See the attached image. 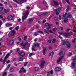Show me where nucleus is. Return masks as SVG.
Here are the masks:
<instances>
[{
  "mask_svg": "<svg viewBox=\"0 0 76 76\" xmlns=\"http://www.w3.org/2000/svg\"><path fill=\"white\" fill-rule=\"evenodd\" d=\"M76 56H75V58L72 59L73 62H72L71 63V67L72 69H75V65H76Z\"/></svg>",
  "mask_w": 76,
  "mask_h": 76,
  "instance_id": "1",
  "label": "nucleus"
},
{
  "mask_svg": "<svg viewBox=\"0 0 76 76\" xmlns=\"http://www.w3.org/2000/svg\"><path fill=\"white\" fill-rule=\"evenodd\" d=\"M29 14V12H28V11H27L26 13V14L25 15H24L23 17H22V22H24V20H25V19H26L27 17L28 16V15Z\"/></svg>",
  "mask_w": 76,
  "mask_h": 76,
  "instance_id": "2",
  "label": "nucleus"
},
{
  "mask_svg": "<svg viewBox=\"0 0 76 76\" xmlns=\"http://www.w3.org/2000/svg\"><path fill=\"white\" fill-rule=\"evenodd\" d=\"M45 61L43 60L42 61L40 65L41 68H44V64H45Z\"/></svg>",
  "mask_w": 76,
  "mask_h": 76,
  "instance_id": "3",
  "label": "nucleus"
},
{
  "mask_svg": "<svg viewBox=\"0 0 76 76\" xmlns=\"http://www.w3.org/2000/svg\"><path fill=\"white\" fill-rule=\"evenodd\" d=\"M9 56V53H7L6 55L4 60H3V64H4V63H5L6 61V59H7V58H8V56Z\"/></svg>",
  "mask_w": 76,
  "mask_h": 76,
  "instance_id": "4",
  "label": "nucleus"
},
{
  "mask_svg": "<svg viewBox=\"0 0 76 76\" xmlns=\"http://www.w3.org/2000/svg\"><path fill=\"white\" fill-rule=\"evenodd\" d=\"M66 44L67 48L69 49V48H70V47L71 46L70 45V42L69 41H67L66 42Z\"/></svg>",
  "mask_w": 76,
  "mask_h": 76,
  "instance_id": "5",
  "label": "nucleus"
},
{
  "mask_svg": "<svg viewBox=\"0 0 76 76\" xmlns=\"http://www.w3.org/2000/svg\"><path fill=\"white\" fill-rule=\"evenodd\" d=\"M18 54L21 56V57H24L25 56V53L23 52H20L19 53H18Z\"/></svg>",
  "mask_w": 76,
  "mask_h": 76,
  "instance_id": "6",
  "label": "nucleus"
},
{
  "mask_svg": "<svg viewBox=\"0 0 76 76\" xmlns=\"http://www.w3.org/2000/svg\"><path fill=\"white\" fill-rule=\"evenodd\" d=\"M64 36L66 37V38H67V37H69V36H71V33H65L64 34Z\"/></svg>",
  "mask_w": 76,
  "mask_h": 76,
  "instance_id": "7",
  "label": "nucleus"
},
{
  "mask_svg": "<svg viewBox=\"0 0 76 76\" xmlns=\"http://www.w3.org/2000/svg\"><path fill=\"white\" fill-rule=\"evenodd\" d=\"M61 7L57 8L56 9H55V12H60V10H61Z\"/></svg>",
  "mask_w": 76,
  "mask_h": 76,
  "instance_id": "8",
  "label": "nucleus"
},
{
  "mask_svg": "<svg viewBox=\"0 0 76 76\" xmlns=\"http://www.w3.org/2000/svg\"><path fill=\"white\" fill-rule=\"evenodd\" d=\"M61 70V68L57 67L56 68L55 70L56 72H59V71H60Z\"/></svg>",
  "mask_w": 76,
  "mask_h": 76,
  "instance_id": "9",
  "label": "nucleus"
},
{
  "mask_svg": "<svg viewBox=\"0 0 76 76\" xmlns=\"http://www.w3.org/2000/svg\"><path fill=\"white\" fill-rule=\"evenodd\" d=\"M34 18H29L28 23H32V22H33V20H34Z\"/></svg>",
  "mask_w": 76,
  "mask_h": 76,
  "instance_id": "10",
  "label": "nucleus"
},
{
  "mask_svg": "<svg viewBox=\"0 0 76 76\" xmlns=\"http://www.w3.org/2000/svg\"><path fill=\"white\" fill-rule=\"evenodd\" d=\"M13 16L12 15H10L8 17V19L10 20H13Z\"/></svg>",
  "mask_w": 76,
  "mask_h": 76,
  "instance_id": "11",
  "label": "nucleus"
},
{
  "mask_svg": "<svg viewBox=\"0 0 76 76\" xmlns=\"http://www.w3.org/2000/svg\"><path fill=\"white\" fill-rule=\"evenodd\" d=\"M11 31V36H13V35H14V34H15V33L16 32V31L15 30H12Z\"/></svg>",
  "mask_w": 76,
  "mask_h": 76,
  "instance_id": "12",
  "label": "nucleus"
},
{
  "mask_svg": "<svg viewBox=\"0 0 76 76\" xmlns=\"http://www.w3.org/2000/svg\"><path fill=\"white\" fill-rule=\"evenodd\" d=\"M47 50V49L45 47H44L43 48V53L44 55H45V51Z\"/></svg>",
  "mask_w": 76,
  "mask_h": 76,
  "instance_id": "13",
  "label": "nucleus"
},
{
  "mask_svg": "<svg viewBox=\"0 0 76 76\" xmlns=\"http://www.w3.org/2000/svg\"><path fill=\"white\" fill-rule=\"evenodd\" d=\"M64 57H63V56H61V58H59V59H58L57 60V62L59 63V62H60V61H61V60H62V58H63Z\"/></svg>",
  "mask_w": 76,
  "mask_h": 76,
  "instance_id": "14",
  "label": "nucleus"
},
{
  "mask_svg": "<svg viewBox=\"0 0 76 76\" xmlns=\"http://www.w3.org/2000/svg\"><path fill=\"white\" fill-rule=\"evenodd\" d=\"M34 71H39L40 70V69L38 67H35L34 69Z\"/></svg>",
  "mask_w": 76,
  "mask_h": 76,
  "instance_id": "15",
  "label": "nucleus"
},
{
  "mask_svg": "<svg viewBox=\"0 0 76 76\" xmlns=\"http://www.w3.org/2000/svg\"><path fill=\"white\" fill-rule=\"evenodd\" d=\"M29 44V43L27 42H26L25 44H23V48H26V45H28Z\"/></svg>",
  "mask_w": 76,
  "mask_h": 76,
  "instance_id": "16",
  "label": "nucleus"
},
{
  "mask_svg": "<svg viewBox=\"0 0 76 76\" xmlns=\"http://www.w3.org/2000/svg\"><path fill=\"white\" fill-rule=\"evenodd\" d=\"M34 47V48H35L36 47H38V48H39V44L38 43H37L35 44L34 46H33Z\"/></svg>",
  "mask_w": 76,
  "mask_h": 76,
  "instance_id": "17",
  "label": "nucleus"
},
{
  "mask_svg": "<svg viewBox=\"0 0 76 76\" xmlns=\"http://www.w3.org/2000/svg\"><path fill=\"white\" fill-rule=\"evenodd\" d=\"M14 43V41L13 40H11L9 41V44L10 45H12Z\"/></svg>",
  "mask_w": 76,
  "mask_h": 76,
  "instance_id": "18",
  "label": "nucleus"
},
{
  "mask_svg": "<svg viewBox=\"0 0 76 76\" xmlns=\"http://www.w3.org/2000/svg\"><path fill=\"white\" fill-rule=\"evenodd\" d=\"M53 2L55 4V6H58V5H59V4H58V2L56 1H53Z\"/></svg>",
  "mask_w": 76,
  "mask_h": 76,
  "instance_id": "19",
  "label": "nucleus"
},
{
  "mask_svg": "<svg viewBox=\"0 0 76 76\" xmlns=\"http://www.w3.org/2000/svg\"><path fill=\"white\" fill-rule=\"evenodd\" d=\"M67 18H72V15L70 14H68L66 16Z\"/></svg>",
  "mask_w": 76,
  "mask_h": 76,
  "instance_id": "20",
  "label": "nucleus"
},
{
  "mask_svg": "<svg viewBox=\"0 0 76 76\" xmlns=\"http://www.w3.org/2000/svg\"><path fill=\"white\" fill-rule=\"evenodd\" d=\"M21 70H23L22 72H23V73H26V70L25 69V68L23 67H22L21 69Z\"/></svg>",
  "mask_w": 76,
  "mask_h": 76,
  "instance_id": "21",
  "label": "nucleus"
},
{
  "mask_svg": "<svg viewBox=\"0 0 76 76\" xmlns=\"http://www.w3.org/2000/svg\"><path fill=\"white\" fill-rule=\"evenodd\" d=\"M64 22L65 23H67V22H68V19H67V18H65L64 19Z\"/></svg>",
  "mask_w": 76,
  "mask_h": 76,
  "instance_id": "22",
  "label": "nucleus"
},
{
  "mask_svg": "<svg viewBox=\"0 0 76 76\" xmlns=\"http://www.w3.org/2000/svg\"><path fill=\"white\" fill-rule=\"evenodd\" d=\"M62 54H63V51L61 50L60 52L59 53L58 55L60 56V55H62Z\"/></svg>",
  "mask_w": 76,
  "mask_h": 76,
  "instance_id": "23",
  "label": "nucleus"
},
{
  "mask_svg": "<svg viewBox=\"0 0 76 76\" xmlns=\"http://www.w3.org/2000/svg\"><path fill=\"white\" fill-rule=\"evenodd\" d=\"M54 19L56 21H58V17H57L55 16L54 18Z\"/></svg>",
  "mask_w": 76,
  "mask_h": 76,
  "instance_id": "24",
  "label": "nucleus"
},
{
  "mask_svg": "<svg viewBox=\"0 0 76 76\" xmlns=\"http://www.w3.org/2000/svg\"><path fill=\"white\" fill-rule=\"evenodd\" d=\"M43 31L45 32V33H47L48 34H50V33L48 32V30H47L46 29H44L43 30Z\"/></svg>",
  "mask_w": 76,
  "mask_h": 76,
  "instance_id": "25",
  "label": "nucleus"
},
{
  "mask_svg": "<svg viewBox=\"0 0 76 76\" xmlns=\"http://www.w3.org/2000/svg\"><path fill=\"white\" fill-rule=\"evenodd\" d=\"M43 2V4H45V6H46L47 8H48V6H47L46 5V4H47V2H46V1H44Z\"/></svg>",
  "mask_w": 76,
  "mask_h": 76,
  "instance_id": "26",
  "label": "nucleus"
},
{
  "mask_svg": "<svg viewBox=\"0 0 76 76\" xmlns=\"http://www.w3.org/2000/svg\"><path fill=\"white\" fill-rule=\"evenodd\" d=\"M20 2L23 3L24 2H26L27 1V0H20Z\"/></svg>",
  "mask_w": 76,
  "mask_h": 76,
  "instance_id": "27",
  "label": "nucleus"
},
{
  "mask_svg": "<svg viewBox=\"0 0 76 76\" xmlns=\"http://www.w3.org/2000/svg\"><path fill=\"white\" fill-rule=\"evenodd\" d=\"M48 15V12H45L43 14H42V15L43 16H45L46 15Z\"/></svg>",
  "mask_w": 76,
  "mask_h": 76,
  "instance_id": "28",
  "label": "nucleus"
},
{
  "mask_svg": "<svg viewBox=\"0 0 76 76\" xmlns=\"http://www.w3.org/2000/svg\"><path fill=\"white\" fill-rule=\"evenodd\" d=\"M38 33L36 32H35L34 33V37H36V36H37L38 35Z\"/></svg>",
  "mask_w": 76,
  "mask_h": 76,
  "instance_id": "29",
  "label": "nucleus"
},
{
  "mask_svg": "<svg viewBox=\"0 0 76 76\" xmlns=\"http://www.w3.org/2000/svg\"><path fill=\"white\" fill-rule=\"evenodd\" d=\"M69 9H70V6L69 5L67 7V8L66 10V11L67 12L68 10H69Z\"/></svg>",
  "mask_w": 76,
  "mask_h": 76,
  "instance_id": "30",
  "label": "nucleus"
},
{
  "mask_svg": "<svg viewBox=\"0 0 76 76\" xmlns=\"http://www.w3.org/2000/svg\"><path fill=\"white\" fill-rule=\"evenodd\" d=\"M6 26H7V27H9L10 26H12V24H11L8 23L6 24Z\"/></svg>",
  "mask_w": 76,
  "mask_h": 76,
  "instance_id": "31",
  "label": "nucleus"
},
{
  "mask_svg": "<svg viewBox=\"0 0 76 76\" xmlns=\"http://www.w3.org/2000/svg\"><path fill=\"white\" fill-rule=\"evenodd\" d=\"M57 28H53L52 29V31L54 32H56V31H57Z\"/></svg>",
  "mask_w": 76,
  "mask_h": 76,
  "instance_id": "32",
  "label": "nucleus"
},
{
  "mask_svg": "<svg viewBox=\"0 0 76 76\" xmlns=\"http://www.w3.org/2000/svg\"><path fill=\"white\" fill-rule=\"evenodd\" d=\"M62 45H65L66 44V42L64 40H63L62 42Z\"/></svg>",
  "mask_w": 76,
  "mask_h": 76,
  "instance_id": "33",
  "label": "nucleus"
},
{
  "mask_svg": "<svg viewBox=\"0 0 76 76\" xmlns=\"http://www.w3.org/2000/svg\"><path fill=\"white\" fill-rule=\"evenodd\" d=\"M76 39L75 38L74 39H72V42L73 43L75 42H76Z\"/></svg>",
  "mask_w": 76,
  "mask_h": 76,
  "instance_id": "34",
  "label": "nucleus"
},
{
  "mask_svg": "<svg viewBox=\"0 0 76 76\" xmlns=\"http://www.w3.org/2000/svg\"><path fill=\"white\" fill-rule=\"evenodd\" d=\"M38 33H41L42 34H44V32L41 31H38Z\"/></svg>",
  "mask_w": 76,
  "mask_h": 76,
  "instance_id": "35",
  "label": "nucleus"
},
{
  "mask_svg": "<svg viewBox=\"0 0 76 76\" xmlns=\"http://www.w3.org/2000/svg\"><path fill=\"white\" fill-rule=\"evenodd\" d=\"M0 14L1 15H4V13L3 12V11L0 10Z\"/></svg>",
  "mask_w": 76,
  "mask_h": 76,
  "instance_id": "36",
  "label": "nucleus"
},
{
  "mask_svg": "<svg viewBox=\"0 0 76 76\" xmlns=\"http://www.w3.org/2000/svg\"><path fill=\"white\" fill-rule=\"evenodd\" d=\"M67 15V13L66 12L64 15H63V16L64 18H66V15Z\"/></svg>",
  "mask_w": 76,
  "mask_h": 76,
  "instance_id": "37",
  "label": "nucleus"
},
{
  "mask_svg": "<svg viewBox=\"0 0 76 76\" xmlns=\"http://www.w3.org/2000/svg\"><path fill=\"white\" fill-rule=\"evenodd\" d=\"M19 26H17L15 28V30H18L19 29Z\"/></svg>",
  "mask_w": 76,
  "mask_h": 76,
  "instance_id": "38",
  "label": "nucleus"
},
{
  "mask_svg": "<svg viewBox=\"0 0 76 76\" xmlns=\"http://www.w3.org/2000/svg\"><path fill=\"white\" fill-rule=\"evenodd\" d=\"M48 73H50L52 75L53 74V71L51 70L50 71V72H48Z\"/></svg>",
  "mask_w": 76,
  "mask_h": 76,
  "instance_id": "39",
  "label": "nucleus"
},
{
  "mask_svg": "<svg viewBox=\"0 0 76 76\" xmlns=\"http://www.w3.org/2000/svg\"><path fill=\"white\" fill-rule=\"evenodd\" d=\"M23 59L22 58H20V59H19V61H23Z\"/></svg>",
  "mask_w": 76,
  "mask_h": 76,
  "instance_id": "40",
  "label": "nucleus"
},
{
  "mask_svg": "<svg viewBox=\"0 0 76 76\" xmlns=\"http://www.w3.org/2000/svg\"><path fill=\"white\" fill-rule=\"evenodd\" d=\"M34 55V54L33 53H30L29 55V56L30 57H31V56H33Z\"/></svg>",
  "mask_w": 76,
  "mask_h": 76,
  "instance_id": "41",
  "label": "nucleus"
},
{
  "mask_svg": "<svg viewBox=\"0 0 76 76\" xmlns=\"http://www.w3.org/2000/svg\"><path fill=\"white\" fill-rule=\"evenodd\" d=\"M14 1L16 2V3H19V0H13Z\"/></svg>",
  "mask_w": 76,
  "mask_h": 76,
  "instance_id": "42",
  "label": "nucleus"
},
{
  "mask_svg": "<svg viewBox=\"0 0 76 76\" xmlns=\"http://www.w3.org/2000/svg\"><path fill=\"white\" fill-rule=\"evenodd\" d=\"M4 14L5 13H7V10H6V9H4Z\"/></svg>",
  "mask_w": 76,
  "mask_h": 76,
  "instance_id": "43",
  "label": "nucleus"
},
{
  "mask_svg": "<svg viewBox=\"0 0 76 76\" xmlns=\"http://www.w3.org/2000/svg\"><path fill=\"white\" fill-rule=\"evenodd\" d=\"M50 28H51V27L48 26L47 27L46 29H47V30H49Z\"/></svg>",
  "mask_w": 76,
  "mask_h": 76,
  "instance_id": "44",
  "label": "nucleus"
},
{
  "mask_svg": "<svg viewBox=\"0 0 76 76\" xmlns=\"http://www.w3.org/2000/svg\"><path fill=\"white\" fill-rule=\"evenodd\" d=\"M28 64V62H26L24 64V66H26V65Z\"/></svg>",
  "mask_w": 76,
  "mask_h": 76,
  "instance_id": "45",
  "label": "nucleus"
},
{
  "mask_svg": "<svg viewBox=\"0 0 76 76\" xmlns=\"http://www.w3.org/2000/svg\"><path fill=\"white\" fill-rule=\"evenodd\" d=\"M21 46H23V48L22 49H25V48H23V42L21 43Z\"/></svg>",
  "mask_w": 76,
  "mask_h": 76,
  "instance_id": "46",
  "label": "nucleus"
},
{
  "mask_svg": "<svg viewBox=\"0 0 76 76\" xmlns=\"http://www.w3.org/2000/svg\"><path fill=\"white\" fill-rule=\"evenodd\" d=\"M17 51H16V52L17 53V52H18V51H20V49L19 48H17Z\"/></svg>",
  "mask_w": 76,
  "mask_h": 76,
  "instance_id": "47",
  "label": "nucleus"
},
{
  "mask_svg": "<svg viewBox=\"0 0 76 76\" xmlns=\"http://www.w3.org/2000/svg\"><path fill=\"white\" fill-rule=\"evenodd\" d=\"M2 20L4 22H6V19L4 18H2Z\"/></svg>",
  "mask_w": 76,
  "mask_h": 76,
  "instance_id": "48",
  "label": "nucleus"
},
{
  "mask_svg": "<svg viewBox=\"0 0 76 76\" xmlns=\"http://www.w3.org/2000/svg\"><path fill=\"white\" fill-rule=\"evenodd\" d=\"M58 34H59L60 35H64V33H63L59 32V33H58Z\"/></svg>",
  "mask_w": 76,
  "mask_h": 76,
  "instance_id": "49",
  "label": "nucleus"
},
{
  "mask_svg": "<svg viewBox=\"0 0 76 76\" xmlns=\"http://www.w3.org/2000/svg\"><path fill=\"white\" fill-rule=\"evenodd\" d=\"M6 73H7V72H5L4 73L3 75V76H5L6 75Z\"/></svg>",
  "mask_w": 76,
  "mask_h": 76,
  "instance_id": "50",
  "label": "nucleus"
},
{
  "mask_svg": "<svg viewBox=\"0 0 76 76\" xmlns=\"http://www.w3.org/2000/svg\"><path fill=\"white\" fill-rule=\"evenodd\" d=\"M10 67V64H9L8 65L7 68V69H9V68Z\"/></svg>",
  "mask_w": 76,
  "mask_h": 76,
  "instance_id": "51",
  "label": "nucleus"
},
{
  "mask_svg": "<svg viewBox=\"0 0 76 76\" xmlns=\"http://www.w3.org/2000/svg\"><path fill=\"white\" fill-rule=\"evenodd\" d=\"M27 39V37L26 36H24L23 40H26Z\"/></svg>",
  "mask_w": 76,
  "mask_h": 76,
  "instance_id": "52",
  "label": "nucleus"
},
{
  "mask_svg": "<svg viewBox=\"0 0 76 76\" xmlns=\"http://www.w3.org/2000/svg\"><path fill=\"white\" fill-rule=\"evenodd\" d=\"M53 26V24H51V23L48 24V26Z\"/></svg>",
  "mask_w": 76,
  "mask_h": 76,
  "instance_id": "53",
  "label": "nucleus"
},
{
  "mask_svg": "<svg viewBox=\"0 0 76 76\" xmlns=\"http://www.w3.org/2000/svg\"><path fill=\"white\" fill-rule=\"evenodd\" d=\"M10 71H11V72H13V68H11L10 69Z\"/></svg>",
  "mask_w": 76,
  "mask_h": 76,
  "instance_id": "54",
  "label": "nucleus"
},
{
  "mask_svg": "<svg viewBox=\"0 0 76 76\" xmlns=\"http://www.w3.org/2000/svg\"><path fill=\"white\" fill-rule=\"evenodd\" d=\"M66 1L67 3H68V4L70 3V1H69V0H66Z\"/></svg>",
  "mask_w": 76,
  "mask_h": 76,
  "instance_id": "55",
  "label": "nucleus"
},
{
  "mask_svg": "<svg viewBox=\"0 0 76 76\" xmlns=\"http://www.w3.org/2000/svg\"><path fill=\"white\" fill-rule=\"evenodd\" d=\"M45 25L46 26H48V23H45Z\"/></svg>",
  "mask_w": 76,
  "mask_h": 76,
  "instance_id": "56",
  "label": "nucleus"
},
{
  "mask_svg": "<svg viewBox=\"0 0 76 76\" xmlns=\"http://www.w3.org/2000/svg\"><path fill=\"white\" fill-rule=\"evenodd\" d=\"M48 31L50 33H52V34L53 33V31H52L51 30H49Z\"/></svg>",
  "mask_w": 76,
  "mask_h": 76,
  "instance_id": "57",
  "label": "nucleus"
},
{
  "mask_svg": "<svg viewBox=\"0 0 76 76\" xmlns=\"http://www.w3.org/2000/svg\"><path fill=\"white\" fill-rule=\"evenodd\" d=\"M48 42L49 43H50L51 42V39H50L48 40Z\"/></svg>",
  "mask_w": 76,
  "mask_h": 76,
  "instance_id": "58",
  "label": "nucleus"
},
{
  "mask_svg": "<svg viewBox=\"0 0 76 76\" xmlns=\"http://www.w3.org/2000/svg\"><path fill=\"white\" fill-rule=\"evenodd\" d=\"M56 39H53V40L52 41L53 43H54V42H55V41H56Z\"/></svg>",
  "mask_w": 76,
  "mask_h": 76,
  "instance_id": "59",
  "label": "nucleus"
},
{
  "mask_svg": "<svg viewBox=\"0 0 76 76\" xmlns=\"http://www.w3.org/2000/svg\"><path fill=\"white\" fill-rule=\"evenodd\" d=\"M26 9H27V10H29V9H30V7H26Z\"/></svg>",
  "mask_w": 76,
  "mask_h": 76,
  "instance_id": "60",
  "label": "nucleus"
},
{
  "mask_svg": "<svg viewBox=\"0 0 76 76\" xmlns=\"http://www.w3.org/2000/svg\"><path fill=\"white\" fill-rule=\"evenodd\" d=\"M9 29H10V31H11V30H12V29H13V27H11L9 28Z\"/></svg>",
  "mask_w": 76,
  "mask_h": 76,
  "instance_id": "61",
  "label": "nucleus"
},
{
  "mask_svg": "<svg viewBox=\"0 0 76 76\" xmlns=\"http://www.w3.org/2000/svg\"><path fill=\"white\" fill-rule=\"evenodd\" d=\"M4 9V7H1L0 8V9H1V10H3V9Z\"/></svg>",
  "mask_w": 76,
  "mask_h": 76,
  "instance_id": "62",
  "label": "nucleus"
},
{
  "mask_svg": "<svg viewBox=\"0 0 76 76\" xmlns=\"http://www.w3.org/2000/svg\"><path fill=\"white\" fill-rule=\"evenodd\" d=\"M3 24V23H2V21L0 20V25H2Z\"/></svg>",
  "mask_w": 76,
  "mask_h": 76,
  "instance_id": "63",
  "label": "nucleus"
},
{
  "mask_svg": "<svg viewBox=\"0 0 76 76\" xmlns=\"http://www.w3.org/2000/svg\"><path fill=\"white\" fill-rule=\"evenodd\" d=\"M58 18L59 20H61V16L60 15L59 16Z\"/></svg>",
  "mask_w": 76,
  "mask_h": 76,
  "instance_id": "64",
  "label": "nucleus"
}]
</instances>
